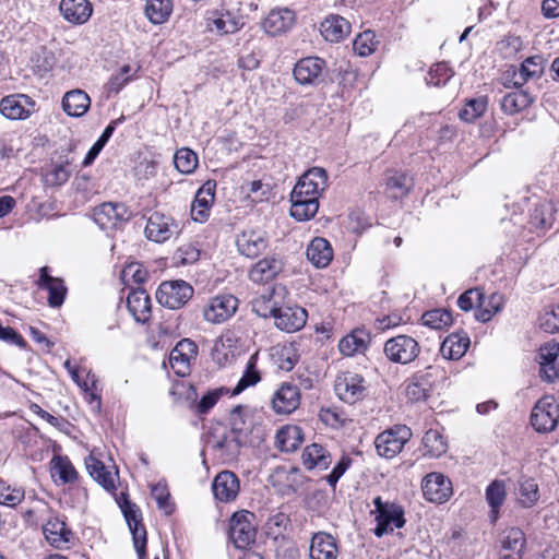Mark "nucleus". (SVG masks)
I'll use <instances>...</instances> for the list:
<instances>
[{"label": "nucleus", "instance_id": "6ab92c4d", "mask_svg": "<svg viewBox=\"0 0 559 559\" xmlns=\"http://www.w3.org/2000/svg\"><path fill=\"white\" fill-rule=\"evenodd\" d=\"M306 309L299 306H280L274 314L275 325L285 332L292 333L300 330L307 321Z\"/></svg>", "mask_w": 559, "mask_h": 559}, {"label": "nucleus", "instance_id": "9b49d317", "mask_svg": "<svg viewBox=\"0 0 559 559\" xmlns=\"http://www.w3.org/2000/svg\"><path fill=\"white\" fill-rule=\"evenodd\" d=\"M425 499L433 503H444L453 495L452 481L439 472L428 473L421 480Z\"/></svg>", "mask_w": 559, "mask_h": 559}, {"label": "nucleus", "instance_id": "c85d7f7f", "mask_svg": "<svg viewBox=\"0 0 559 559\" xmlns=\"http://www.w3.org/2000/svg\"><path fill=\"white\" fill-rule=\"evenodd\" d=\"M350 23L341 15L331 14L321 23L320 32L325 40L340 43L350 34Z\"/></svg>", "mask_w": 559, "mask_h": 559}, {"label": "nucleus", "instance_id": "a878e982", "mask_svg": "<svg viewBox=\"0 0 559 559\" xmlns=\"http://www.w3.org/2000/svg\"><path fill=\"white\" fill-rule=\"evenodd\" d=\"M556 213V206L551 201H538L531 211L530 224L537 231H546L554 226Z\"/></svg>", "mask_w": 559, "mask_h": 559}, {"label": "nucleus", "instance_id": "09e8293b", "mask_svg": "<svg viewBox=\"0 0 559 559\" xmlns=\"http://www.w3.org/2000/svg\"><path fill=\"white\" fill-rule=\"evenodd\" d=\"M487 105L488 100L485 96L472 98L467 100L464 108L460 110L459 117L465 122H474L485 114Z\"/></svg>", "mask_w": 559, "mask_h": 559}, {"label": "nucleus", "instance_id": "412c9836", "mask_svg": "<svg viewBox=\"0 0 559 559\" xmlns=\"http://www.w3.org/2000/svg\"><path fill=\"white\" fill-rule=\"evenodd\" d=\"M300 404V392L297 385L283 383L274 393L272 407L277 414H290Z\"/></svg>", "mask_w": 559, "mask_h": 559}, {"label": "nucleus", "instance_id": "8fccbe9b", "mask_svg": "<svg viewBox=\"0 0 559 559\" xmlns=\"http://www.w3.org/2000/svg\"><path fill=\"white\" fill-rule=\"evenodd\" d=\"M198 155L188 147L177 150L174 156L175 167L182 174H191L198 167Z\"/></svg>", "mask_w": 559, "mask_h": 559}, {"label": "nucleus", "instance_id": "338daca9", "mask_svg": "<svg viewBox=\"0 0 559 559\" xmlns=\"http://www.w3.org/2000/svg\"><path fill=\"white\" fill-rule=\"evenodd\" d=\"M192 358L183 356L177 350H171L169 355V364L174 372L179 377H186L190 370Z\"/></svg>", "mask_w": 559, "mask_h": 559}, {"label": "nucleus", "instance_id": "4c0bfd02", "mask_svg": "<svg viewBox=\"0 0 559 559\" xmlns=\"http://www.w3.org/2000/svg\"><path fill=\"white\" fill-rule=\"evenodd\" d=\"M534 102V97L527 91H514L506 94L500 100L501 110L509 116H513Z\"/></svg>", "mask_w": 559, "mask_h": 559}, {"label": "nucleus", "instance_id": "39448f33", "mask_svg": "<svg viewBox=\"0 0 559 559\" xmlns=\"http://www.w3.org/2000/svg\"><path fill=\"white\" fill-rule=\"evenodd\" d=\"M254 514L242 510L235 512L229 520L228 535L235 547L245 549L254 543L257 536Z\"/></svg>", "mask_w": 559, "mask_h": 559}, {"label": "nucleus", "instance_id": "864d4df0", "mask_svg": "<svg viewBox=\"0 0 559 559\" xmlns=\"http://www.w3.org/2000/svg\"><path fill=\"white\" fill-rule=\"evenodd\" d=\"M25 497V490L22 487L11 486L0 480V504L7 507H16Z\"/></svg>", "mask_w": 559, "mask_h": 559}, {"label": "nucleus", "instance_id": "a211bd4d", "mask_svg": "<svg viewBox=\"0 0 559 559\" xmlns=\"http://www.w3.org/2000/svg\"><path fill=\"white\" fill-rule=\"evenodd\" d=\"M36 285L40 289L48 292V305L51 308H59L64 302L67 296V286L60 277H53L49 274V267L43 266L39 269V277Z\"/></svg>", "mask_w": 559, "mask_h": 559}, {"label": "nucleus", "instance_id": "7ed1b4c3", "mask_svg": "<svg viewBox=\"0 0 559 559\" xmlns=\"http://www.w3.org/2000/svg\"><path fill=\"white\" fill-rule=\"evenodd\" d=\"M373 506L376 508V521L377 525L373 528V533L377 537L393 532L394 528H402L405 525L404 509L394 502H384L381 497L373 499Z\"/></svg>", "mask_w": 559, "mask_h": 559}, {"label": "nucleus", "instance_id": "7c9ffc66", "mask_svg": "<svg viewBox=\"0 0 559 559\" xmlns=\"http://www.w3.org/2000/svg\"><path fill=\"white\" fill-rule=\"evenodd\" d=\"M307 259L318 269L326 267L333 259L330 242L321 237L313 238L307 248Z\"/></svg>", "mask_w": 559, "mask_h": 559}, {"label": "nucleus", "instance_id": "b1692460", "mask_svg": "<svg viewBox=\"0 0 559 559\" xmlns=\"http://www.w3.org/2000/svg\"><path fill=\"white\" fill-rule=\"evenodd\" d=\"M324 66V60L318 57L302 58L295 64L294 76L301 85L313 84L320 78Z\"/></svg>", "mask_w": 559, "mask_h": 559}, {"label": "nucleus", "instance_id": "0e129e2a", "mask_svg": "<svg viewBox=\"0 0 559 559\" xmlns=\"http://www.w3.org/2000/svg\"><path fill=\"white\" fill-rule=\"evenodd\" d=\"M229 390L221 386L217 389L210 390L204 394L200 402L197 404L195 409L199 415H204L217 403V401L225 394H228Z\"/></svg>", "mask_w": 559, "mask_h": 559}, {"label": "nucleus", "instance_id": "58836bf2", "mask_svg": "<svg viewBox=\"0 0 559 559\" xmlns=\"http://www.w3.org/2000/svg\"><path fill=\"white\" fill-rule=\"evenodd\" d=\"M545 60L542 56H533L526 58L518 72L514 73L516 87L522 86L528 80L539 78L544 72Z\"/></svg>", "mask_w": 559, "mask_h": 559}, {"label": "nucleus", "instance_id": "72a5a7b5", "mask_svg": "<svg viewBox=\"0 0 559 559\" xmlns=\"http://www.w3.org/2000/svg\"><path fill=\"white\" fill-rule=\"evenodd\" d=\"M301 460L307 469H326L332 463L330 452L319 443L307 445L302 451Z\"/></svg>", "mask_w": 559, "mask_h": 559}, {"label": "nucleus", "instance_id": "680f3d73", "mask_svg": "<svg viewBox=\"0 0 559 559\" xmlns=\"http://www.w3.org/2000/svg\"><path fill=\"white\" fill-rule=\"evenodd\" d=\"M525 544V534L523 533L522 530L518 527H512L506 532V536L503 539V548L513 550V555L522 556Z\"/></svg>", "mask_w": 559, "mask_h": 559}, {"label": "nucleus", "instance_id": "c9c22d12", "mask_svg": "<svg viewBox=\"0 0 559 559\" xmlns=\"http://www.w3.org/2000/svg\"><path fill=\"white\" fill-rule=\"evenodd\" d=\"M369 341V334L365 330L357 329L340 341L338 349L345 356L362 354L368 348Z\"/></svg>", "mask_w": 559, "mask_h": 559}, {"label": "nucleus", "instance_id": "473e14b6", "mask_svg": "<svg viewBox=\"0 0 559 559\" xmlns=\"http://www.w3.org/2000/svg\"><path fill=\"white\" fill-rule=\"evenodd\" d=\"M91 106V98L82 90H72L62 98V109L71 117H82Z\"/></svg>", "mask_w": 559, "mask_h": 559}, {"label": "nucleus", "instance_id": "de8ad7c7", "mask_svg": "<svg viewBox=\"0 0 559 559\" xmlns=\"http://www.w3.org/2000/svg\"><path fill=\"white\" fill-rule=\"evenodd\" d=\"M272 477L278 481H285L292 492H296L305 481V476L298 467H277Z\"/></svg>", "mask_w": 559, "mask_h": 559}, {"label": "nucleus", "instance_id": "ddd939ff", "mask_svg": "<svg viewBox=\"0 0 559 559\" xmlns=\"http://www.w3.org/2000/svg\"><path fill=\"white\" fill-rule=\"evenodd\" d=\"M334 390L342 401L354 404L365 396V380L358 373L345 371L336 377Z\"/></svg>", "mask_w": 559, "mask_h": 559}, {"label": "nucleus", "instance_id": "cd10ccee", "mask_svg": "<svg viewBox=\"0 0 559 559\" xmlns=\"http://www.w3.org/2000/svg\"><path fill=\"white\" fill-rule=\"evenodd\" d=\"M59 9L63 19L72 24H84L93 13L88 0H61Z\"/></svg>", "mask_w": 559, "mask_h": 559}, {"label": "nucleus", "instance_id": "393cba45", "mask_svg": "<svg viewBox=\"0 0 559 559\" xmlns=\"http://www.w3.org/2000/svg\"><path fill=\"white\" fill-rule=\"evenodd\" d=\"M215 182L206 181L197 192L191 205V217L194 222L203 223L210 215V207L214 202Z\"/></svg>", "mask_w": 559, "mask_h": 559}, {"label": "nucleus", "instance_id": "f704fd0d", "mask_svg": "<svg viewBox=\"0 0 559 559\" xmlns=\"http://www.w3.org/2000/svg\"><path fill=\"white\" fill-rule=\"evenodd\" d=\"M304 441L302 429L296 425H287L277 430L276 447L283 452H294Z\"/></svg>", "mask_w": 559, "mask_h": 559}, {"label": "nucleus", "instance_id": "052dcab7", "mask_svg": "<svg viewBox=\"0 0 559 559\" xmlns=\"http://www.w3.org/2000/svg\"><path fill=\"white\" fill-rule=\"evenodd\" d=\"M118 122V120L112 121L109 123L105 130L103 131L102 135L98 138V140L94 143V145L90 148L86 156L83 159V166H90L95 158L98 156L105 144L108 142L110 136L112 135L115 131V124Z\"/></svg>", "mask_w": 559, "mask_h": 559}, {"label": "nucleus", "instance_id": "5701e85b", "mask_svg": "<svg viewBox=\"0 0 559 559\" xmlns=\"http://www.w3.org/2000/svg\"><path fill=\"white\" fill-rule=\"evenodd\" d=\"M239 488V479L230 471L217 474L212 485L214 497L222 502L234 501L238 496Z\"/></svg>", "mask_w": 559, "mask_h": 559}, {"label": "nucleus", "instance_id": "1a4fd4ad", "mask_svg": "<svg viewBox=\"0 0 559 559\" xmlns=\"http://www.w3.org/2000/svg\"><path fill=\"white\" fill-rule=\"evenodd\" d=\"M559 420V405L552 396L539 399L531 414V425L537 432H550L556 429Z\"/></svg>", "mask_w": 559, "mask_h": 559}, {"label": "nucleus", "instance_id": "f257e3e1", "mask_svg": "<svg viewBox=\"0 0 559 559\" xmlns=\"http://www.w3.org/2000/svg\"><path fill=\"white\" fill-rule=\"evenodd\" d=\"M328 188V174L322 167H311L298 179L290 193V215L297 221H309L319 210V198Z\"/></svg>", "mask_w": 559, "mask_h": 559}, {"label": "nucleus", "instance_id": "f03ea898", "mask_svg": "<svg viewBox=\"0 0 559 559\" xmlns=\"http://www.w3.org/2000/svg\"><path fill=\"white\" fill-rule=\"evenodd\" d=\"M246 443V433L236 421L228 431L221 436L212 435L206 440V448L210 449L224 463L235 461L242 445Z\"/></svg>", "mask_w": 559, "mask_h": 559}, {"label": "nucleus", "instance_id": "774afa93", "mask_svg": "<svg viewBox=\"0 0 559 559\" xmlns=\"http://www.w3.org/2000/svg\"><path fill=\"white\" fill-rule=\"evenodd\" d=\"M539 366L554 362L559 359V344L556 341L546 342L538 350Z\"/></svg>", "mask_w": 559, "mask_h": 559}, {"label": "nucleus", "instance_id": "f8f14e48", "mask_svg": "<svg viewBox=\"0 0 559 559\" xmlns=\"http://www.w3.org/2000/svg\"><path fill=\"white\" fill-rule=\"evenodd\" d=\"M121 510L132 534L133 546L138 554V558L145 559L147 538L146 530L142 525L140 509L135 503L126 500L123 504H121Z\"/></svg>", "mask_w": 559, "mask_h": 559}, {"label": "nucleus", "instance_id": "603ef678", "mask_svg": "<svg viewBox=\"0 0 559 559\" xmlns=\"http://www.w3.org/2000/svg\"><path fill=\"white\" fill-rule=\"evenodd\" d=\"M423 323L431 329L441 330L452 323V314L447 309H433L421 317Z\"/></svg>", "mask_w": 559, "mask_h": 559}, {"label": "nucleus", "instance_id": "0eeeda50", "mask_svg": "<svg viewBox=\"0 0 559 559\" xmlns=\"http://www.w3.org/2000/svg\"><path fill=\"white\" fill-rule=\"evenodd\" d=\"M238 305V299L231 294L213 296L202 307L203 319L212 324L223 323L235 314Z\"/></svg>", "mask_w": 559, "mask_h": 559}, {"label": "nucleus", "instance_id": "79ce46f5", "mask_svg": "<svg viewBox=\"0 0 559 559\" xmlns=\"http://www.w3.org/2000/svg\"><path fill=\"white\" fill-rule=\"evenodd\" d=\"M503 306L502 295L495 293L490 296H485L481 293V300L479 301L478 309L475 312V318L480 322H488Z\"/></svg>", "mask_w": 559, "mask_h": 559}, {"label": "nucleus", "instance_id": "6e6552de", "mask_svg": "<svg viewBox=\"0 0 559 559\" xmlns=\"http://www.w3.org/2000/svg\"><path fill=\"white\" fill-rule=\"evenodd\" d=\"M411 428L405 425H396L388 429L376 438L374 445L379 455L392 459L404 448L405 443L412 438Z\"/></svg>", "mask_w": 559, "mask_h": 559}, {"label": "nucleus", "instance_id": "e433bc0d", "mask_svg": "<svg viewBox=\"0 0 559 559\" xmlns=\"http://www.w3.org/2000/svg\"><path fill=\"white\" fill-rule=\"evenodd\" d=\"M209 27L216 29L217 33L234 34L243 26L241 17L234 15L229 11L214 12L212 16L207 19Z\"/></svg>", "mask_w": 559, "mask_h": 559}, {"label": "nucleus", "instance_id": "69168bd1", "mask_svg": "<svg viewBox=\"0 0 559 559\" xmlns=\"http://www.w3.org/2000/svg\"><path fill=\"white\" fill-rule=\"evenodd\" d=\"M538 486L533 479H525L520 486V502L525 508H531L538 500Z\"/></svg>", "mask_w": 559, "mask_h": 559}, {"label": "nucleus", "instance_id": "e2e57ef3", "mask_svg": "<svg viewBox=\"0 0 559 559\" xmlns=\"http://www.w3.org/2000/svg\"><path fill=\"white\" fill-rule=\"evenodd\" d=\"M539 326L547 333L559 332V305L550 306L540 314Z\"/></svg>", "mask_w": 559, "mask_h": 559}, {"label": "nucleus", "instance_id": "5fc2aeb1", "mask_svg": "<svg viewBox=\"0 0 559 559\" xmlns=\"http://www.w3.org/2000/svg\"><path fill=\"white\" fill-rule=\"evenodd\" d=\"M378 45L374 32L368 29L360 33L353 43L355 52L360 57L370 56Z\"/></svg>", "mask_w": 559, "mask_h": 559}, {"label": "nucleus", "instance_id": "423d86ee", "mask_svg": "<svg viewBox=\"0 0 559 559\" xmlns=\"http://www.w3.org/2000/svg\"><path fill=\"white\" fill-rule=\"evenodd\" d=\"M193 293V287L182 280L167 281L159 285L156 299L162 306L175 310L183 307L192 298Z\"/></svg>", "mask_w": 559, "mask_h": 559}, {"label": "nucleus", "instance_id": "c756f323", "mask_svg": "<svg viewBox=\"0 0 559 559\" xmlns=\"http://www.w3.org/2000/svg\"><path fill=\"white\" fill-rule=\"evenodd\" d=\"M283 270V262L276 257H267L257 262L249 272V278L258 284L274 280Z\"/></svg>", "mask_w": 559, "mask_h": 559}, {"label": "nucleus", "instance_id": "2eb2a0df", "mask_svg": "<svg viewBox=\"0 0 559 559\" xmlns=\"http://www.w3.org/2000/svg\"><path fill=\"white\" fill-rule=\"evenodd\" d=\"M131 212L123 203L105 202L94 209L93 218L104 230L116 228L119 223L131 218Z\"/></svg>", "mask_w": 559, "mask_h": 559}, {"label": "nucleus", "instance_id": "f3484780", "mask_svg": "<svg viewBox=\"0 0 559 559\" xmlns=\"http://www.w3.org/2000/svg\"><path fill=\"white\" fill-rule=\"evenodd\" d=\"M35 110V102L25 94H12L0 100V112L8 119H26Z\"/></svg>", "mask_w": 559, "mask_h": 559}, {"label": "nucleus", "instance_id": "20e7f679", "mask_svg": "<svg viewBox=\"0 0 559 559\" xmlns=\"http://www.w3.org/2000/svg\"><path fill=\"white\" fill-rule=\"evenodd\" d=\"M419 343L412 336L401 334L384 343L383 353L393 364L408 365L420 354Z\"/></svg>", "mask_w": 559, "mask_h": 559}, {"label": "nucleus", "instance_id": "6e6d98bb", "mask_svg": "<svg viewBox=\"0 0 559 559\" xmlns=\"http://www.w3.org/2000/svg\"><path fill=\"white\" fill-rule=\"evenodd\" d=\"M289 518L283 512H277L269 516L265 522V533L269 537L277 539L283 536L289 525Z\"/></svg>", "mask_w": 559, "mask_h": 559}, {"label": "nucleus", "instance_id": "4468645a", "mask_svg": "<svg viewBox=\"0 0 559 559\" xmlns=\"http://www.w3.org/2000/svg\"><path fill=\"white\" fill-rule=\"evenodd\" d=\"M47 543L57 549H69L75 542V535L63 520L50 515L43 525Z\"/></svg>", "mask_w": 559, "mask_h": 559}, {"label": "nucleus", "instance_id": "a18cd8bd", "mask_svg": "<svg viewBox=\"0 0 559 559\" xmlns=\"http://www.w3.org/2000/svg\"><path fill=\"white\" fill-rule=\"evenodd\" d=\"M173 4L170 0H147L145 14L154 24L164 23L170 15Z\"/></svg>", "mask_w": 559, "mask_h": 559}, {"label": "nucleus", "instance_id": "49530a36", "mask_svg": "<svg viewBox=\"0 0 559 559\" xmlns=\"http://www.w3.org/2000/svg\"><path fill=\"white\" fill-rule=\"evenodd\" d=\"M257 356L258 354L250 356L246 366V370L240 380L238 381L237 385L234 388L231 395L239 394L247 388L257 384L261 380L260 372L257 369Z\"/></svg>", "mask_w": 559, "mask_h": 559}, {"label": "nucleus", "instance_id": "4d7b16f0", "mask_svg": "<svg viewBox=\"0 0 559 559\" xmlns=\"http://www.w3.org/2000/svg\"><path fill=\"white\" fill-rule=\"evenodd\" d=\"M52 463V474L58 476L62 484L72 483L76 479L78 473L68 457H53Z\"/></svg>", "mask_w": 559, "mask_h": 559}, {"label": "nucleus", "instance_id": "bf43d9fd", "mask_svg": "<svg viewBox=\"0 0 559 559\" xmlns=\"http://www.w3.org/2000/svg\"><path fill=\"white\" fill-rule=\"evenodd\" d=\"M64 368L71 374L72 380L88 394L90 402L92 403L93 401H97V403L99 405L100 397L97 394H95L93 391L96 388L95 376L91 374V373L87 374V379H91V384H90V382L87 380L84 382L80 381L79 371L76 370V368L72 367L71 361L69 359H67L64 361Z\"/></svg>", "mask_w": 559, "mask_h": 559}, {"label": "nucleus", "instance_id": "a19ab883", "mask_svg": "<svg viewBox=\"0 0 559 559\" xmlns=\"http://www.w3.org/2000/svg\"><path fill=\"white\" fill-rule=\"evenodd\" d=\"M430 382L426 374L415 373L406 381L405 394L412 402L424 401L430 392Z\"/></svg>", "mask_w": 559, "mask_h": 559}, {"label": "nucleus", "instance_id": "bb28decb", "mask_svg": "<svg viewBox=\"0 0 559 559\" xmlns=\"http://www.w3.org/2000/svg\"><path fill=\"white\" fill-rule=\"evenodd\" d=\"M151 298L145 289H132L127 297V307L136 322L145 323L151 318Z\"/></svg>", "mask_w": 559, "mask_h": 559}, {"label": "nucleus", "instance_id": "37998d69", "mask_svg": "<svg viewBox=\"0 0 559 559\" xmlns=\"http://www.w3.org/2000/svg\"><path fill=\"white\" fill-rule=\"evenodd\" d=\"M425 449L424 455L428 457H440L448 450V443L444 437L436 429L426 431L423 438Z\"/></svg>", "mask_w": 559, "mask_h": 559}, {"label": "nucleus", "instance_id": "2f4dec72", "mask_svg": "<svg viewBox=\"0 0 559 559\" xmlns=\"http://www.w3.org/2000/svg\"><path fill=\"white\" fill-rule=\"evenodd\" d=\"M469 343L466 332L452 333L442 342L440 353L445 359L457 360L464 356Z\"/></svg>", "mask_w": 559, "mask_h": 559}, {"label": "nucleus", "instance_id": "4be33fe9", "mask_svg": "<svg viewBox=\"0 0 559 559\" xmlns=\"http://www.w3.org/2000/svg\"><path fill=\"white\" fill-rule=\"evenodd\" d=\"M295 21L296 15L293 10L287 8L274 9L262 21V27L269 35L277 36L289 31Z\"/></svg>", "mask_w": 559, "mask_h": 559}, {"label": "nucleus", "instance_id": "ea45409f", "mask_svg": "<svg viewBox=\"0 0 559 559\" xmlns=\"http://www.w3.org/2000/svg\"><path fill=\"white\" fill-rule=\"evenodd\" d=\"M86 469L90 475L107 491L116 489L115 476L107 471L104 463L90 455L85 460Z\"/></svg>", "mask_w": 559, "mask_h": 559}, {"label": "nucleus", "instance_id": "c03bdc74", "mask_svg": "<svg viewBox=\"0 0 559 559\" xmlns=\"http://www.w3.org/2000/svg\"><path fill=\"white\" fill-rule=\"evenodd\" d=\"M486 500L490 507V519L497 521L499 509L506 500L504 484L499 480L492 481L486 489Z\"/></svg>", "mask_w": 559, "mask_h": 559}, {"label": "nucleus", "instance_id": "13d9d810", "mask_svg": "<svg viewBox=\"0 0 559 559\" xmlns=\"http://www.w3.org/2000/svg\"><path fill=\"white\" fill-rule=\"evenodd\" d=\"M453 76V71L445 62L435 64L426 76L428 85L442 86Z\"/></svg>", "mask_w": 559, "mask_h": 559}, {"label": "nucleus", "instance_id": "3c124183", "mask_svg": "<svg viewBox=\"0 0 559 559\" xmlns=\"http://www.w3.org/2000/svg\"><path fill=\"white\" fill-rule=\"evenodd\" d=\"M276 294V288L273 289L270 295H261L257 297L252 301V310L262 318H269L276 314L278 310V304L274 300V295Z\"/></svg>", "mask_w": 559, "mask_h": 559}, {"label": "nucleus", "instance_id": "9d476101", "mask_svg": "<svg viewBox=\"0 0 559 559\" xmlns=\"http://www.w3.org/2000/svg\"><path fill=\"white\" fill-rule=\"evenodd\" d=\"M179 231V226L171 216L157 211L150 214L144 229L146 238L157 243L169 240Z\"/></svg>", "mask_w": 559, "mask_h": 559}, {"label": "nucleus", "instance_id": "aec40b11", "mask_svg": "<svg viewBox=\"0 0 559 559\" xmlns=\"http://www.w3.org/2000/svg\"><path fill=\"white\" fill-rule=\"evenodd\" d=\"M340 550L336 539L326 532L312 535L309 545V559H338Z\"/></svg>", "mask_w": 559, "mask_h": 559}, {"label": "nucleus", "instance_id": "dca6fc26", "mask_svg": "<svg viewBox=\"0 0 559 559\" xmlns=\"http://www.w3.org/2000/svg\"><path fill=\"white\" fill-rule=\"evenodd\" d=\"M270 240L264 230L248 228L236 237L239 253L247 258H257L269 247Z\"/></svg>", "mask_w": 559, "mask_h": 559}]
</instances>
